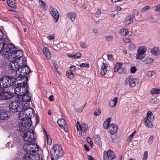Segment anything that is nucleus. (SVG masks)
<instances>
[{"instance_id": "17", "label": "nucleus", "mask_w": 160, "mask_h": 160, "mask_svg": "<svg viewBox=\"0 0 160 160\" xmlns=\"http://www.w3.org/2000/svg\"><path fill=\"white\" fill-rule=\"evenodd\" d=\"M18 98V99L20 100V101L21 102H30L31 99V97L30 96V95L28 91L27 93H26L25 94V95H22V98Z\"/></svg>"}, {"instance_id": "43", "label": "nucleus", "mask_w": 160, "mask_h": 160, "mask_svg": "<svg viewBox=\"0 0 160 160\" xmlns=\"http://www.w3.org/2000/svg\"><path fill=\"white\" fill-rule=\"evenodd\" d=\"M155 10L157 12L158 15H160V4H159L155 7Z\"/></svg>"}, {"instance_id": "14", "label": "nucleus", "mask_w": 160, "mask_h": 160, "mask_svg": "<svg viewBox=\"0 0 160 160\" xmlns=\"http://www.w3.org/2000/svg\"><path fill=\"white\" fill-rule=\"evenodd\" d=\"M9 117L8 112L4 110H0V120H6L8 119Z\"/></svg>"}, {"instance_id": "62", "label": "nucleus", "mask_w": 160, "mask_h": 160, "mask_svg": "<svg viewBox=\"0 0 160 160\" xmlns=\"http://www.w3.org/2000/svg\"><path fill=\"white\" fill-rule=\"evenodd\" d=\"M4 88L2 87V86L0 84V96L2 95V93H3L4 91Z\"/></svg>"}, {"instance_id": "61", "label": "nucleus", "mask_w": 160, "mask_h": 160, "mask_svg": "<svg viewBox=\"0 0 160 160\" xmlns=\"http://www.w3.org/2000/svg\"><path fill=\"white\" fill-rule=\"evenodd\" d=\"M52 63H53V64L56 70H57L58 67L57 66L58 65H57V62H56L54 60H52Z\"/></svg>"}, {"instance_id": "9", "label": "nucleus", "mask_w": 160, "mask_h": 160, "mask_svg": "<svg viewBox=\"0 0 160 160\" xmlns=\"http://www.w3.org/2000/svg\"><path fill=\"white\" fill-rule=\"evenodd\" d=\"M9 79L8 78V75L4 76L0 79V84L4 88H9L11 85L9 82Z\"/></svg>"}, {"instance_id": "64", "label": "nucleus", "mask_w": 160, "mask_h": 160, "mask_svg": "<svg viewBox=\"0 0 160 160\" xmlns=\"http://www.w3.org/2000/svg\"><path fill=\"white\" fill-rule=\"evenodd\" d=\"M76 69V67L74 65H72L70 68V70L71 72L74 71Z\"/></svg>"}, {"instance_id": "38", "label": "nucleus", "mask_w": 160, "mask_h": 160, "mask_svg": "<svg viewBox=\"0 0 160 160\" xmlns=\"http://www.w3.org/2000/svg\"><path fill=\"white\" fill-rule=\"evenodd\" d=\"M101 112V110L100 108H98L95 111L94 115L95 116H98L100 115Z\"/></svg>"}, {"instance_id": "45", "label": "nucleus", "mask_w": 160, "mask_h": 160, "mask_svg": "<svg viewBox=\"0 0 160 160\" xmlns=\"http://www.w3.org/2000/svg\"><path fill=\"white\" fill-rule=\"evenodd\" d=\"M155 72L154 71H149L146 73V75L148 77H151L154 75Z\"/></svg>"}, {"instance_id": "59", "label": "nucleus", "mask_w": 160, "mask_h": 160, "mask_svg": "<svg viewBox=\"0 0 160 160\" xmlns=\"http://www.w3.org/2000/svg\"><path fill=\"white\" fill-rule=\"evenodd\" d=\"M103 65L101 67L102 70H106V69L108 67V65L105 63H103Z\"/></svg>"}, {"instance_id": "33", "label": "nucleus", "mask_w": 160, "mask_h": 160, "mask_svg": "<svg viewBox=\"0 0 160 160\" xmlns=\"http://www.w3.org/2000/svg\"><path fill=\"white\" fill-rule=\"evenodd\" d=\"M66 75L67 77H68V78L70 79H73L75 76L74 74L71 72H66Z\"/></svg>"}, {"instance_id": "31", "label": "nucleus", "mask_w": 160, "mask_h": 160, "mask_svg": "<svg viewBox=\"0 0 160 160\" xmlns=\"http://www.w3.org/2000/svg\"><path fill=\"white\" fill-rule=\"evenodd\" d=\"M95 140L97 142L100 147H101L102 146H100L102 145L101 138L99 135H96L95 138Z\"/></svg>"}, {"instance_id": "40", "label": "nucleus", "mask_w": 160, "mask_h": 160, "mask_svg": "<svg viewBox=\"0 0 160 160\" xmlns=\"http://www.w3.org/2000/svg\"><path fill=\"white\" fill-rule=\"evenodd\" d=\"M139 14L138 11L136 9H134L132 11V17L134 18L135 17L137 16Z\"/></svg>"}, {"instance_id": "48", "label": "nucleus", "mask_w": 160, "mask_h": 160, "mask_svg": "<svg viewBox=\"0 0 160 160\" xmlns=\"http://www.w3.org/2000/svg\"><path fill=\"white\" fill-rule=\"evenodd\" d=\"M137 71V69L135 66H132L130 68V72L132 73H134Z\"/></svg>"}, {"instance_id": "4", "label": "nucleus", "mask_w": 160, "mask_h": 160, "mask_svg": "<svg viewBox=\"0 0 160 160\" xmlns=\"http://www.w3.org/2000/svg\"><path fill=\"white\" fill-rule=\"evenodd\" d=\"M22 102L20 99H17L10 102L9 105L10 110L12 112H20L24 110V112L26 113L30 110V108H27L23 109L24 107L21 103Z\"/></svg>"}, {"instance_id": "51", "label": "nucleus", "mask_w": 160, "mask_h": 160, "mask_svg": "<svg viewBox=\"0 0 160 160\" xmlns=\"http://www.w3.org/2000/svg\"><path fill=\"white\" fill-rule=\"evenodd\" d=\"M47 38L50 40H52L55 39V37L54 34H51L47 37Z\"/></svg>"}, {"instance_id": "58", "label": "nucleus", "mask_w": 160, "mask_h": 160, "mask_svg": "<svg viewBox=\"0 0 160 160\" xmlns=\"http://www.w3.org/2000/svg\"><path fill=\"white\" fill-rule=\"evenodd\" d=\"M107 70H102L101 71V74L102 76H104L106 74Z\"/></svg>"}, {"instance_id": "35", "label": "nucleus", "mask_w": 160, "mask_h": 160, "mask_svg": "<svg viewBox=\"0 0 160 160\" xmlns=\"http://www.w3.org/2000/svg\"><path fill=\"white\" fill-rule=\"evenodd\" d=\"M160 89L157 88H153L151 90V93L152 94H158L159 93Z\"/></svg>"}, {"instance_id": "28", "label": "nucleus", "mask_w": 160, "mask_h": 160, "mask_svg": "<svg viewBox=\"0 0 160 160\" xmlns=\"http://www.w3.org/2000/svg\"><path fill=\"white\" fill-rule=\"evenodd\" d=\"M57 123L59 124L60 127L62 128L63 126L66 124L65 120L64 119H59L57 121Z\"/></svg>"}, {"instance_id": "49", "label": "nucleus", "mask_w": 160, "mask_h": 160, "mask_svg": "<svg viewBox=\"0 0 160 160\" xmlns=\"http://www.w3.org/2000/svg\"><path fill=\"white\" fill-rule=\"evenodd\" d=\"M153 115L152 112L151 111H148L147 112V117L146 118H148L151 119V117Z\"/></svg>"}, {"instance_id": "36", "label": "nucleus", "mask_w": 160, "mask_h": 160, "mask_svg": "<svg viewBox=\"0 0 160 160\" xmlns=\"http://www.w3.org/2000/svg\"><path fill=\"white\" fill-rule=\"evenodd\" d=\"M127 70L125 68L121 67L119 70V73L120 74H125L126 73Z\"/></svg>"}, {"instance_id": "54", "label": "nucleus", "mask_w": 160, "mask_h": 160, "mask_svg": "<svg viewBox=\"0 0 160 160\" xmlns=\"http://www.w3.org/2000/svg\"><path fill=\"white\" fill-rule=\"evenodd\" d=\"M154 138V136L153 135L151 136L148 139V142L150 143V144H151L153 141V140Z\"/></svg>"}, {"instance_id": "56", "label": "nucleus", "mask_w": 160, "mask_h": 160, "mask_svg": "<svg viewBox=\"0 0 160 160\" xmlns=\"http://www.w3.org/2000/svg\"><path fill=\"white\" fill-rule=\"evenodd\" d=\"M80 47L83 48H86L87 47V45L84 42H81L80 43Z\"/></svg>"}, {"instance_id": "60", "label": "nucleus", "mask_w": 160, "mask_h": 160, "mask_svg": "<svg viewBox=\"0 0 160 160\" xmlns=\"http://www.w3.org/2000/svg\"><path fill=\"white\" fill-rule=\"evenodd\" d=\"M62 45V43H60L57 44L56 47L58 48V49H55V50L57 51H58L61 48V45Z\"/></svg>"}, {"instance_id": "1", "label": "nucleus", "mask_w": 160, "mask_h": 160, "mask_svg": "<svg viewBox=\"0 0 160 160\" xmlns=\"http://www.w3.org/2000/svg\"><path fill=\"white\" fill-rule=\"evenodd\" d=\"M22 137L24 140L26 142V144L24 146V150L26 152L31 153L35 152L39 149V146L34 143L36 138L35 137V133L32 131L31 132L29 131H27L26 133H24Z\"/></svg>"}, {"instance_id": "52", "label": "nucleus", "mask_w": 160, "mask_h": 160, "mask_svg": "<svg viewBox=\"0 0 160 160\" xmlns=\"http://www.w3.org/2000/svg\"><path fill=\"white\" fill-rule=\"evenodd\" d=\"M39 3L40 4V5L41 6H42V7H43V8H45L46 3L44 2L41 0H39Z\"/></svg>"}, {"instance_id": "50", "label": "nucleus", "mask_w": 160, "mask_h": 160, "mask_svg": "<svg viewBox=\"0 0 160 160\" xmlns=\"http://www.w3.org/2000/svg\"><path fill=\"white\" fill-rule=\"evenodd\" d=\"M150 8V7L149 6H146L142 8L141 12H145L147 10L149 9Z\"/></svg>"}, {"instance_id": "3", "label": "nucleus", "mask_w": 160, "mask_h": 160, "mask_svg": "<svg viewBox=\"0 0 160 160\" xmlns=\"http://www.w3.org/2000/svg\"><path fill=\"white\" fill-rule=\"evenodd\" d=\"M8 51L7 56L14 59V60L19 62L20 58L23 55V52L22 50H18V47H16L13 44L9 43L8 45Z\"/></svg>"}, {"instance_id": "23", "label": "nucleus", "mask_w": 160, "mask_h": 160, "mask_svg": "<svg viewBox=\"0 0 160 160\" xmlns=\"http://www.w3.org/2000/svg\"><path fill=\"white\" fill-rule=\"evenodd\" d=\"M7 2L8 5L13 8L15 9L17 8V4L15 2L12 0H7Z\"/></svg>"}, {"instance_id": "57", "label": "nucleus", "mask_w": 160, "mask_h": 160, "mask_svg": "<svg viewBox=\"0 0 160 160\" xmlns=\"http://www.w3.org/2000/svg\"><path fill=\"white\" fill-rule=\"evenodd\" d=\"M101 12L100 10L98 9L96 13V16L99 18L101 15Z\"/></svg>"}, {"instance_id": "2", "label": "nucleus", "mask_w": 160, "mask_h": 160, "mask_svg": "<svg viewBox=\"0 0 160 160\" xmlns=\"http://www.w3.org/2000/svg\"><path fill=\"white\" fill-rule=\"evenodd\" d=\"M29 80L28 77H22L20 82L17 83L16 88H14V93L18 98H22V95L29 91V84L27 83Z\"/></svg>"}, {"instance_id": "21", "label": "nucleus", "mask_w": 160, "mask_h": 160, "mask_svg": "<svg viewBox=\"0 0 160 160\" xmlns=\"http://www.w3.org/2000/svg\"><path fill=\"white\" fill-rule=\"evenodd\" d=\"M139 80L136 79H131L129 83V86L131 87H134L138 85L139 82Z\"/></svg>"}, {"instance_id": "13", "label": "nucleus", "mask_w": 160, "mask_h": 160, "mask_svg": "<svg viewBox=\"0 0 160 160\" xmlns=\"http://www.w3.org/2000/svg\"><path fill=\"white\" fill-rule=\"evenodd\" d=\"M50 13L54 20L55 22H57L59 17V12L55 8H52L51 9Z\"/></svg>"}, {"instance_id": "44", "label": "nucleus", "mask_w": 160, "mask_h": 160, "mask_svg": "<svg viewBox=\"0 0 160 160\" xmlns=\"http://www.w3.org/2000/svg\"><path fill=\"white\" fill-rule=\"evenodd\" d=\"M105 38L108 42H112L113 39V37L111 35L106 36Z\"/></svg>"}, {"instance_id": "26", "label": "nucleus", "mask_w": 160, "mask_h": 160, "mask_svg": "<svg viewBox=\"0 0 160 160\" xmlns=\"http://www.w3.org/2000/svg\"><path fill=\"white\" fill-rule=\"evenodd\" d=\"M42 51L47 58L48 59H50L51 58V54L49 51L48 49V48L46 47H44Z\"/></svg>"}, {"instance_id": "32", "label": "nucleus", "mask_w": 160, "mask_h": 160, "mask_svg": "<svg viewBox=\"0 0 160 160\" xmlns=\"http://www.w3.org/2000/svg\"><path fill=\"white\" fill-rule=\"evenodd\" d=\"M146 48H145L144 47H142L139 48L137 52L138 53L143 54L146 52Z\"/></svg>"}, {"instance_id": "16", "label": "nucleus", "mask_w": 160, "mask_h": 160, "mask_svg": "<svg viewBox=\"0 0 160 160\" xmlns=\"http://www.w3.org/2000/svg\"><path fill=\"white\" fill-rule=\"evenodd\" d=\"M80 130L81 131V134L82 136L85 135V132L88 130V126L87 124L84 123H82L79 127Z\"/></svg>"}, {"instance_id": "34", "label": "nucleus", "mask_w": 160, "mask_h": 160, "mask_svg": "<svg viewBox=\"0 0 160 160\" xmlns=\"http://www.w3.org/2000/svg\"><path fill=\"white\" fill-rule=\"evenodd\" d=\"M120 32L122 35L124 36L128 34L129 31L127 29H122L121 30Z\"/></svg>"}, {"instance_id": "55", "label": "nucleus", "mask_w": 160, "mask_h": 160, "mask_svg": "<svg viewBox=\"0 0 160 160\" xmlns=\"http://www.w3.org/2000/svg\"><path fill=\"white\" fill-rule=\"evenodd\" d=\"M116 136H115L114 137H112V141L114 143H116L118 142V138H117L115 137Z\"/></svg>"}, {"instance_id": "42", "label": "nucleus", "mask_w": 160, "mask_h": 160, "mask_svg": "<svg viewBox=\"0 0 160 160\" xmlns=\"http://www.w3.org/2000/svg\"><path fill=\"white\" fill-rule=\"evenodd\" d=\"M145 56L143 54L138 53L136 56V58L137 59H141L144 57Z\"/></svg>"}, {"instance_id": "12", "label": "nucleus", "mask_w": 160, "mask_h": 160, "mask_svg": "<svg viewBox=\"0 0 160 160\" xmlns=\"http://www.w3.org/2000/svg\"><path fill=\"white\" fill-rule=\"evenodd\" d=\"M14 61L13 60L12 62L9 64L8 68L12 71L16 70L17 71H19L20 66L19 62L15 61Z\"/></svg>"}, {"instance_id": "15", "label": "nucleus", "mask_w": 160, "mask_h": 160, "mask_svg": "<svg viewBox=\"0 0 160 160\" xmlns=\"http://www.w3.org/2000/svg\"><path fill=\"white\" fill-rule=\"evenodd\" d=\"M103 154V156L107 155L108 158L111 160L113 159L116 157L113 152L111 149L108 150L107 152L105 151Z\"/></svg>"}, {"instance_id": "30", "label": "nucleus", "mask_w": 160, "mask_h": 160, "mask_svg": "<svg viewBox=\"0 0 160 160\" xmlns=\"http://www.w3.org/2000/svg\"><path fill=\"white\" fill-rule=\"evenodd\" d=\"M82 54L81 53L78 52L74 55H68V56L72 58L76 59L81 57Z\"/></svg>"}, {"instance_id": "46", "label": "nucleus", "mask_w": 160, "mask_h": 160, "mask_svg": "<svg viewBox=\"0 0 160 160\" xmlns=\"http://www.w3.org/2000/svg\"><path fill=\"white\" fill-rule=\"evenodd\" d=\"M131 79V77H128L125 80L124 82V84L125 85H127L128 84L129 85V83L130 82V80Z\"/></svg>"}, {"instance_id": "11", "label": "nucleus", "mask_w": 160, "mask_h": 160, "mask_svg": "<svg viewBox=\"0 0 160 160\" xmlns=\"http://www.w3.org/2000/svg\"><path fill=\"white\" fill-rule=\"evenodd\" d=\"M14 96L13 93L10 91L4 92L0 96V100H9L12 98Z\"/></svg>"}, {"instance_id": "29", "label": "nucleus", "mask_w": 160, "mask_h": 160, "mask_svg": "<svg viewBox=\"0 0 160 160\" xmlns=\"http://www.w3.org/2000/svg\"><path fill=\"white\" fill-rule=\"evenodd\" d=\"M122 66V64L121 63L118 62H117L114 68V72H117L118 70H119Z\"/></svg>"}, {"instance_id": "63", "label": "nucleus", "mask_w": 160, "mask_h": 160, "mask_svg": "<svg viewBox=\"0 0 160 160\" xmlns=\"http://www.w3.org/2000/svg\"><path fill=\"white\" fill-rule=\"evenodd\" d=\"M62 129H63L64 131L66 132H68V128L66 124L64 125L63 126V128H62Z\"/></svg>"}, {"instance_id": "25", "label": "nucleus", "mask_w": 160, "mask_h": 160, "mask_svg": "<svg viewBox=\"0 0 160 160\" xmlns=\"http://www.w3.org/2000/svg\"><path fill=\"white\" fill-rule=\"evenodd\" d=\"M118 102V98L115 97L113 100L110 101L109 102V105L111 107H113L117 104Z\"/></svg>"}, {"instance_id": "41", "label": "nucleus", "mask_w": 160, "mask_h": 160, "mask_svg": "<svg viewBox=\"0 0 160 160\" xmlns=\"http://www.w3.org/2000/svg\"><path fill=\"white\" fill-rule=\"evenodd\" d=\"M136 130H135L129 136L127 139L128 141L129 142L132 139V138L134 134L136 133Z\"/></svg>"}, {"instance_id": "53", "label": "nucleus", "mask_w": 160, "mask_h": 160, "mask_svg": "<svg viewBox=\"0 0 160 160\" xmlns=\"http://www.w3.org/2000/svg\"><path fill=\"white\" fill-rule=\"evenodd\" d=\"M148 152L147 151H146L144 152L143 154V160H147L148 158Z\"/></svg>"}, {"instance_id": "27", "label": "nucleus", "mask_w": 160, "mask_h": 160, "mask_svg": "<svg viewBox=\"0 0 160 160\" xmlns=\"http://www.w3.org/2000/svg\"><path fill=\"white\" fill-rule=\"evenodd\" d=\"M68 16L69 18L72 22L75 20L76 17V15L73 12H69L68 14Z\"/></svg>"}, {"instance_id": "37", "label": "nucleus", "mask_w": 160, "mask_h": 160, "mask_svg": "<svg viewBox=\"0 0 160 160\" xmlns=\"http://www.w3.org/2000/svg\"><path fill=\"white\" fill-rule=\"evenodd\" d=\"M153 61V59L152 58H148L145 61L146 64H149L152 63Z\"/></svg>"}, {"instance_id": "47", "label": "nucleus", "mask_w": 160, "mask_h": 160, "mask_svg": "<svg viewBox=\"0 0 160 160\" xmlns=\"http://www.w3.org/2000/svg\"><path fill=\"white\" fill-rule=\"evenodd\" d=\"M87 140L88 143L90 145L91 147L92 148L93 146V144L92 142V141L91 139L90 138L88 137L87 138Z\"/></svg>"}, {"instance_id": "10", "label": "nucleus", "mask_w": 160, "mask_h": 160, "mask_svg": "<svg viewBox=\"0 0 160 160\" xmlns=\"http://www.w3.org/2000/svg\"><path fill=\"white\" fill-rule=\"evenodd\" d=\"M9 43H4L3 42L0 40V54L7 56Z\"/></svg>"}, {"instance_id": "18", "label": "nucleus", "mask_w": 160, "mask_h": 160, "mask_svg": "<svg viewBox=\"0 0 160 160\" xmlns=\"http://www.w3.org/2000/svg\"><path fill=\"white\" fill-rule=\"evenodd\" d=\"M118 129L117 126L113 123L111 124L109 127V132L112 134H114L116 133Z\"/></svg>"}, {"instance_id": "20", "label": "nucleus", "mask_w": 160, "mask_h": 160, "mask_svg": "<svg viewBox=\"0 0 160 160\" xmlns=\"http://www.w3.org/2000/svg\"><path fill=\"white\" fill-rule=\"evenodd\" d=\"M0 40L4 42V43H9V39L3 37V34L1 29H0Z\"/></svg>"}, {"instance_id": "39", "label": "nucleus", "mask_w": 160, "mask_h": 160, "mask_svg": "<svg viewBox=\"0 0 160 160\" xmlns=\"http://www.w3.org/2000/svg\"><path fill=\"white\" fill-rule=\"evenodd\" d=\"M128 49L130 50H134L135 48V46L134 43L131 42L130 43L129 45L128 46Z\"/></svg>"}, {"instance_id": "22", "label": "nucleus", "mask_w": 160, "mask_h": 160, "mask_svg": "<svg viewBox=\"0 0 160 160\" xmlns=\"http://www.w3.org/2000/svg\"><path fill=\"white\" fill-rule=\"evenodd\" d=\"M151 53L154 55H158L160 53V50L158 47H154L151 50Z\"/></svg>"}, {"instance_id": "7", "label": "nucleus", "mask_w": 160, "mask_h": 160, "mask_svg": "<svg viewBox=\"0 0 160 160\" xmlns=\"http://www.w3.org/2000/svg\"><path fill=\"white\" fill-rule=\"evenodd\" d=\"M50 153L52 156L58 160L63 156V152L62 147L59 144H56L51 149Z\"/></svg>"}, {"instance_id": "24", "label": "nucleus", "mask_w": 160, "mask_h": 160, "mask_svg": "<svg viewBox=\"0 0 160 160\" xmlns=\"http://www.w3.org/2000/svg\"><path fill=\"white\" fill-rule=\"evenodd\" d=\"M144 123L145 125L148 128H152V124L149 120V119L147 118H144Z\"/></svg>"}, {"instance_id": "8", "label": "nucleus", "mask_w": 160, "mask_h": 160, "mask_svg": "<svg viewBox=\"0 0 160 160\" xmlns=\"http://www.w3.org/2000/svg\"><path fill=\"white\" fill-rule=\"evenodd\" d=\"M8 78L9 79V82L13 87L16 88L17 84L20 82L22 77H18L17 75L16 77H14L11 75H8Z\"/></svg>"}, {"instance_id": "19", "label": "nucleus", "mask_w": 160, "mask_h": 160, "mask_svg": "<svg viewBox=\"0 0 160 160\" xmlns=\"http://www.w3.org/2000/svg\"><path fill=\"white\" fill-rule=\"evenodd\" d=\"M133 20V18L130 14L128 15L126 17L124 22V24L125 25L130 24L132 23Z\"/></svg>"}, {"instance_id": "6", "label": "nucleus", "mask_w": 160, "mask_h": 160, "mask_svg": "<svg viewBox=\"0 0 160 160\" xmlns=\"http://www.w3.org/2000/svg\"><path fill=\"white\" fill-rule=\"evenodd\" d=\"M21 62L22 64H19V65L20 69H21L18 71L20 74L18 76L19 77H28L26 76L29 74L31 70L29 67L27 65V60L25 58H23Z\"/></svg>"}, {"instance_id": "5", "label": "nucleus", "mask_w": 160, "mask_h": 160, "mask_svg": "<svg viewBox=\"0 0 160 160\" xmlns=\"http://www.w3.org/2000/svg\"><path fill=\"white\" fill-rule=\"evenodd\" d=\"M20 118L19 117V118ZM20 119L22 121V122L21 123H19V126L18 128V129L20 132H23L26 131L32 124L31 118L28 117H26L25 118H22Z\"/></svg>"}]
</instances>
